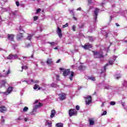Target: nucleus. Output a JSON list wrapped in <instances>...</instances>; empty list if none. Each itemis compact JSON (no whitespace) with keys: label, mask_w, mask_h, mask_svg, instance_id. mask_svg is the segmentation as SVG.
<instances>
[{"label":"nucleus","mask_w":127,"mask_h":127,"mask_svg":"<svg viewBox=\"0 0 127 127\" xmlns=\"http://www.w3.org/2000/svg\"><path fill=\"white\" fill-rule=\"evenodd\" d=\"M117 59V57L116 56H114L113 59H110L109 61H108L109 64H107L103 68V69L99 70H98V73L100 74L101 76L102 75H103L104 77H105V73L104 72L106 71V68L108 67L109 65H113L114 64V61H115V60Z\"/></svg>","instance_id":"nucleus-1"},{"label":"nucleus","mask_w":127,"mask_h":127,"mask_svg":"<svg viewBox=\"0 0 127 127\" xmlns=\"http://www.w3.org/2000/svg\"><path fill=\"white\" fill-rule=\"evenodd\" d=\"M94 54V58H103V52L102 51L99 52L92 51Z\"/></svg>","instance_id":"nucleus-2"},{"label":"nucleus","mask_w":127,"mask_h":127,"mask_svg":"<svg viewBox=\"0 0 127 127\" xmlns=\"http://www.w3.org/2000/svg\"><path fill=\"white\" fill-rule=\"evenodd\" d=\"M42 106V104L39 103V105H36L34 106L33 111L31 113V115H34L37 113V109H39L40 107Z\"/></svg>","instance_id":"nucleus-3"},{"label":"nucleus","mask_w":127,"mask_h":127,"mask_svg":"<svg viewBox=\"0 0 127 127\" xmlns=\"http://www.w3.org/2000/svg\"><path fill=\"white\" fill-rule=\"evenodd\" d=\"M100 11V9L98 8H96L94 11V22H97V17H98V13H99V12Z\"/></svg>","instance_id":"nucleus-4"},{"label":"nucleus","mask_w":127,"mask_h":127,"mask_svg":"<svg viewBox=\"0 0 127 127\" xmlns=\"http://www.w3.org/2000/svg\"><path fill=\"white\" fill-rule=\"evenodd\" d=\"M85 102L86 105H89L92 103V96H88L85 97Z\"/></svg>","instance_id":"nucleus-5"},{"label":"nucleus","mask_w":127,"mask_h":127,"mask_svg":"<svg viewBox=\"0 0 127 127\" xmlns=\"http://www.w3.org/2000/svg\"><path fill=\"white\" fill-rule=\"evenodd\" d=\"M60 70H61V71H63V76H64V77L66 76H68V74H69V73L70 72V69H64V68H60Z\"/></svg>","instance_id":"nucleus-6"},{"label":"nucleus","mask_w":127,"mask_h":127,"mask_svg":"<svg viewBox=\"0 0 127 127\" xmlns=\"http://www.w3.org/2000/svg\"><path fill=\"white\" fill-rule=\"evenodd\" d=\"M22 82L23 83V82H26L27 84H28L29 85L31 84V83H39L38 80H33V79H31L29 80H22Z\"/></svg>","instance_id":"nucleus-7"},{"label":"nucleus","mask_w":127,"mask_h":127,"mask_svg":"<svg viewBox=\"0 0 127 127\" xmlns=\"http://www.w3.org/2000/svg\"><path fill=\"white\" fill-rule=\"evenodd\" d=\"M77 115V111L75 109H70L69 112V117H72L73 116H75Z\"/></svg>","instance_id":"nucleus-8"},{"label":"nucleus","mask_w":127,"mask_h":127,"mask_svg":"<svg viewBox=\"0 0 127 127\" xmlns=\"http://www.w3.org/2000/svg\"><path fill=\"white\" fill-rule=\"evenodd\" d=\"M59 98L61 101H64V100L66 99V94L64 93L59 94Z\"/></svg>","instance_id":"nucleus-9"},{"label":"nucleus","mask_w":127,"mask_h":127,"mask_svg":"<svg viewBox=\"0 0 127 127\" xmlns=\"http://www.w3.org/2000/svg\"><path fill=\"white\" fill-rule=\"evenodd\" d=\"M18 58V57H17V55H9L7 58V59H9V60H12L13 59H17Z\"/></svg>","instance_id":"nucleus-10"},{"label":"nucleus","mask_w":127,"mask_h":127,"mask_svg":"<svg viewBox=\"0 0 127 127\" xmlns=\"http://www.w3.org/2000/svg\"><path fill=\"white\" fill-rule=\"evenodd\" d=\"M82 47L84 48V49L88 50L89 48H92L93 47V45L89 43L85 44L84 46H82Z\"/></svg>","instance_id":"nucleus-11"},{"label":"nucleus","mask_w":127,"mask_h":127,"mask_svg":"<svg viewBox=\"0 0 127 127\" xmlns=\"http://www.w3.org/2000/svg\"><path fill=\"white\" fill-rule=\"evenodd\" d=\"M13 89V88L12 87L9 86L7 88L6 92H4L3 94H4V95H9V94H10V93L12 92Z\"/></svg>","instance_id":"nucleus-12"},{"label":"nucleus","mask_w":127,"mask_h":127,"mask_svg":"<svg viewBox=\"0 0 127 127\" xmlns=\"http://www.w3.org/2000/svg\"><path fill=\"white\" fill-rule=\"evenodd\" d=\"M57 33L59 35V37L61 38L62 37V30L59 27H58V29L57 30Z\"/></svg>","instance_id":"nucleus-13"},{"label":"nucleus","mask_w":127,"mask_h":127,"mask_svg":"<svg viewBox=\"0 0 127 127\" xmlns=\"http://www.w3.org/2000/svg\"><path fill=\"white\" fill-rule=\"evenodd\" d=\"M14 37V35L13 34H8L7 35V38L8 40H10V41H13Z\"/></svg>","instance_id":"nucleus-14"},{"label":"nucleus","mask_w":127,"mask_h":127,"mask_svg":"<svg viewBox=\"0 0 127 127\" xmlns=\"http://www.w3.org/2000/svg\"><path fill=\"white\" fill-rule=\"evenodd\" d=\"M0 113H4L6 112V107L4 106H0Z\"/></svg>","instance_id":"nucleus-15"},{"label":"nucleus","mask_w":127,"mask_h":127,"mask_svg":"<svg viewBox=\"0 0 127 127\" xmlns=\"http://www.w3.org/2000/svg\"><path fill=\"white\" fill-rule=\"evenodd\" d=\"M5 84H6V80L0 81V86L1 88H2V87H4L5 86Z\"/></svg>","instance_id":"nucleus-16"},{"label":"nucleus","mask_w":127,"mask_h":127,"mask_svg":"<svg viewBox=\"0 0 127 127\" xmlns=\"http://www.w3.org/2000/svg\"><path fill=\"white\" fill-rule=\"evenodd\" d=\"M69 79L70 81H73V77H74V75H75V72L73 71H69Z\"/></svg>","instance_id":"nucleus-17"},{"label":"nucleus","mask_w":127,"mask_h":127,"mask_svg":"<svg viewBox=\"0 0 127 127\" xmlns=\"http://www.w3.org/2000/svg\"><path fill=\"white\" fill-rule=\"evenodd\" d=\"M23 38V34L22 33H19L17 35V39L18 40H20V39H22Z\"/></svg>","instance_id":"nucleus-18"},{"label":"nucleus","mask_w":127,"mask_h":127,"mask_svg":"<svg viewBox=\"0 0 127 127\" xmlns=\"http://www.w3.org/2000/svg\"><path fill=\"white\" fill-rule=\"evenodd\" d=\"M10 73V70L8 69L7 71L5 73H4L2 75L0 74V77H5L7 75H8V74Z\"/></svg>","instance_id":"nucleus-19"},{"label":"nucleus","mask_w":127,"mask_h":127,"mask_svg":"<svg viewBox=\"0 0 127 127\" xmlns=\"http://www.w3.org/2000/svg\"><path fill=\"white\" fill-rule=\"evenodd\" d=\"M46 63L48 65H51V64H52V63H53V61H52V59H49V58L47 59Z\"/></svg>","instance_id":"nucleus-20"},{"label":"nucleus","mask_w":127,"mask_h":127,"mask_svg":"<svg viewBox=\"0 0 127 127\" xmlns=\"http://www.w3.org/2000/svg\"><path fill=\"white\" fill-rule=\"evenodd\" d=\"M56 114V111H55V110H53L51 111V118L52 119L53 118H54V117H55V115Z\"/></svg>","instance_id":"nucleus-21"},{"label":"nucleus","mask_w":127,"mask_h":127,"mask_svg":"<svg viewBox=\"0 0 127 127\" xmlns=\"http://www.w3.org/2000/svg\"><path fill=\"white\" fill-rule=\"evenodd\" d=\"M89 126H94L95 125V121L93 119L89 120Z\"/></svg>","instance_id":"nucleus-22"},{"label":"nucleus","mask_w":127,"mask_h":127,"mask_svg":"<svg viewBox=\"0 0 127 127\" xmlns=\"http://www.w3.org/2000/svg\"><path fill=\"white\" fill-rule=\"evenodd\" d=\"M46 123L49 127H52V122L47 120Z\"/></svg>","instance_id":"nucleus-23"},{"label":"nucleus","mask_w":127,"mask_h":127,"mask_svg":"<svg viewBox=\"0 0 127 127\" xmlns=\"http://www.w3.org/2000/svg\"><path fill=\"white\" fill-rule=\"evenodd\" d=\"M78 69H79V70H80V71H84V70H85V69H86V67H85L83 65H80L78 67Z\"/></svg>","instance_id":"nucleus-24"},{"label":"nucleus","mask_w":127,"mask_h":127,"mask_svg":"<svg viewBox=\"0 0 127 127\" xmlns=\"http://www.w3.org/2000/svg\"><path fill=\"white\" fill-rule=\"evenodd\" d=\"M34 90H36L37 89H38V90H40L41 88L39 87V85L38 84H35L34 86Z\"/></svg>","instance_id":"nucleus-25"},{"label":"nucleus","mask_w":127,"mask_h":127,"mask_svg":"<svg viewBox=\"0 0 127 127\" xmlns=\"http://www.w3.org/2000/svg\"><path fill=\"white\" fill-rule=\"evenodd\" d=\"M56 127H63V124L62 123H58L56 125Z\"/></svg>","instance_id":"nucleus-26"},{"label":"nucleus","mask_w":127,"mask_h":127,"mask_svg":"<svg viewBox=\"0 0 127 127\" xmlns=\"http://www.w3.org/2000/svg\"><path fill=\"white\" fill-rule=\"evenodd\" d=\"M121 77V74H116L115 75V79H117V80H119V79H120Z\"/></svg>","instance_id":"nucleus-27"},{"label":"nucleus","mask_w":127,"mask_h":127,"mask_svg":"<svg viewBox=\"0 0 127 127\" xmlns=\"http://www.w3.org/2000/svg\"><path fill=\"white\" fill-rule=\"evenodd\" d=\"M27 68H28V67H27V66H26V65L22 66V70H20V71L22 72L23 71V69L26 70V69H27Z\"/></svg>","instance_id":"nucleus-28"},{"label":"nucleus","mask_w":127,"mask_h":127,"mask_svg":"<svg viewBox=\"0 0 127 127\" xmlns=\"http://www.w3.org/2000/svg\"><path fill=\"white\" fill-rule=\"evenodd\" d=\"M32 37V35H31V34H28V36H27V39L28 40H31Z\"/></svg>","instance_id":"nucleus-29"},{"label":"nucleus","mask_w":127,"mask_h":127,"mask_svg":"<svg viewBox=\"0 0 127 127\" xmlns=\"http://www.w3.org/2000/svg\"><path fill=\"white\" fill-rule=\"evenodd\" d=\"M89 80H91V81H96V78L93 76H90L88 77Z\"/></svg>","instance_id":"nucleus-30"},{"label":"nucleus","mask_w":127,"mask_h":127,"mask_svg":"<svg viewBox=\"0 0 127 127\" xmlns=\"http://www.w3.org/2000/svg\"><path fill=\"white\" fill-rule=\"evenodd\" d=\"M23 61H28L29 60V57H23Z\"/></svg>","instance_id":"nucleus-31"},{"label":"nucleus","mask_w":127,"mask_h":127,"mask_svg":"<svg viewBox=\"0 0 127 127\" xmlns=\"http://www.w3.org/2000/svg\"><path fill=\"white\" fill-rule=\"evenodd\" d=\"M93 2H94V0H88V5H90V4H92Z\"/></svg>","instance_id":"nucleus-32"},{"label":"nucleus","mask_w":127,"mask_h":127,"mask_svg":"<svg viewBox=\"0 0 127 127\" xmlns=\"http://www.w3.org/2000/svg\"><path fill=\"white\" fill-rule=\"evenodd\" d=\"M27 111H28V107H25L23 109V111L24 112H27Z\"/></svg>","instance_id":"nucleus-33"},{"label":"nucleus","mask_w":127,"mask_h":127,"mask_svg":"<svg viewBox=\"0 0 127 127\" xmlns=\"http://www.w3.org/2000/svg\"><path fill=\"white\" fill-rule=\"evenodd\" d=\"M105 88L107 90H110V89H111V86L109 85H106L105 86Z\"/></svg>","instance_id":"nucleus-34"},{"label":"nucleus","mask_w":127,"mask_h":127,"mask_svg":"<svg viewBox=\"0 0 127 127\" xmlns=\"http://www.w3.org/2000/svg\"><path fill=\"white\" fill-rule=\"evenodd\" d=\"M77 66H78V65L77 64H75L74 65H72L71 66V67L72 68V69H77Z\"/></svg>","instance_id":"nucleus-35"},{"label":"nucleus","mask_w":127,"mask_h":127,"mask_svg":"<svg viewBox=\"0 0 127 127\" xmlns=\"http://www.w3.org/2000/svg\"><path fill=\"white\" fill-rule=\"evenodd\" d=\"M52 87H54L55 88H57L58 87V85H57V84H55V83H52L51 84Z\"/></svg>","instance_id":"nucleus-36"},{"label":"nucleus","mask_w":127,"mask_h":127,"mask_svg":"<svg viewBox=\"0 0 127 127\" xmlns=\"http://www.w3.org/2000/svg\"><path fill=\"white\" fill-rule=\"evenodd\" d=\"M111 106H115V105H116V102L115 101H111L110 103Z\"/></svg>","instance_id":"nucleus-37"},{"label":"nucleus","mask_w":127,"mask_h":127,"mask_svg":"<svg viewBox=\"0 0 127 127\" xmlns=\"http://www.w3.org/2000/svg\"><path fill=\"white\" fill-rule=\"evenodd\" d=\"M49 44H51L52 46H54L55 45V42H48Z\"/></svg>","instance_id":"nucleus-38"},{"label":"nucleus","mask_w":127,"mask_h":127,"mask_svg":"<svg viewBox=\"0 0 127 127\" xmlns=\"http://www.w3.org/2000/svg\"><path fill=\"white\" fill-rule=\"evenodd\" d=\"M69 11L70 13H71V14H73L74 15V9L69 10Z\"/></svg>","instance_id":"nucleus-39"},{"label":"nucleus","mask_w":127,"mask_h":127,"mask_svg":"<svg viewBox=\"0 0 127 127\" xmlns=\"http://www.w3.org/2000/svg\"><path fill=\"white\" fill-rule=\"evenodd\" d=\"M68 23H66L65 25H63V28H65V27H68Z\"/></svg>","instance_id":"nucleus-40"},{"label":"nucleus","mask_w":127,"mask_h":127,"mask_svg":"<svg viewBox=\"0 0 127 127\" xmlns=\"http://www.w3.org/2000/svg\"><path fill=\"white\" fill-rule=\"evenodd\" d=\"M40 11H41V9L38 8V9H37L36 13H39Z\"/></svg>","instance_id":"nucleus-41"},{"label":"nucleus","mask_w":127,"mask_h":127,"mask_svg":"<svg viewBox=\"0 0 127 127\" xmlns=\"http://www.w3.org/2000/svg\"><path fill=\"white\" fill-rule=\"evenodd\" d=\"M37 19H38V16H35L34 17V21H36V20H37Z\"/></svg>","instance_id":"nucleus-42"},{"label":"nucleus","mask_w":127,"mask_h":127,"mask_svg":"<svg viewBox=\"0 0 127 127\" xmlns=\"http://www.w3.org/2000/svg\"><path fill=\"white\" fill-rule=\"evenodd\" d=\"M75 108H76V110L77 111H79V110H80V106H79V105H77V106L75 107Z\"/></svg>","instance_id":"nucleus-43"},{"label":"nucleus","mask_w":127,"mask_h":127,"mask_svg":"<svg viewBox=\"0 0 127 127\" xmlns=\"http://www.w3.org/2000/svg\"><path fill=\"white\" fill-rule=\"evenodd\" d=\"M17 30H18V31H22V28L21 26H20L17 29Z\"/></svg>","instance_id":"nucleus-44"},{"label":"nucleus","mask_w":127,"mask_h":127,"mask_svg":"<svg viewBox=\"0 0 127 127\" xmlns=\"http://www.w3.org/2000/svg\"><path fill=\"white\" fill-rule=\"evenodd\" d=\"M107 115V111H105L103 112V114H102V116H106Z\"/></svg>","instance_id":"nucleus-45"},{"label":"nucleus","mask_w":127,"mask_h":127,"mask_svg":"<svg viewBox=\"0 0 127 127\" xmlns=\"http://www.w3.org/2000/svg\"><path fill=\"white\" fill-rule=\"evenodd\" d=\"M2 11H7V8H2Z\"/></svg>","instance_id":"nucleus-46"},{"label":"nucleus","mask_w":127,"mask_h":127,"mask_svg":"<svg viewBox=\"0 0 127 127\" xmlns=\"http://www.w3.org/2000/svg\"><path fill=\"white\" fill-rule=\"evenodd\" d=\"M89 39L90 41H93V37H89Z\"/></svg>","instance_id":"nucleus-47"},{"label":"nucleus","mask_w":127,"mask_h":127,"mask_svg":"<svg viewBox=\"0 0 127 127\" xmlns=\"http://www.w3.org/2000/svg\"><path fill=\"white\" fill-rule=\"evenodd\" d=\"M72 28L73 31H75V29H76V27L75 26H73Z\"/></svg>","instance_id":"nucleus-48"},{"label":"nucleus","mask_w":127,"mask_h":127,"mask_svg":"<svg viewBox=\"0 0 127 127\" xmlns=\"http://www.w3.org/2000/svg\"><path fill=\"white\" fill-rule=\"evenodd\" d=\"M16 4L17 6H19V2L16 1Z\"/></svg>","instance_id":"nucleus-49"},{"label":"nucleus","mask_w":127,"mask_h":127,"mask_svg":"<svg viewBox=\"0 0 127 127\" xmlns=\"http://www.w3.org/2000/svg\"><path fill=\"white\" fill-rule=\"evenodd\" d=\"M61 59H59L57 62L56 63H60V62H61Z\"/></svg>","instance_id":"nucleus-50"},{"label":"nucleus","mask_w":127,"mask_h":127,"mask_svg":"<svg viewBox=\"0 0 127 127\" xmlns=\"http://www.w3.org/2000/svg\"><path fill=\"white\" fill-rule=\"evenodd\" d=\"M76 10H79V11H80V10H82V8L81 7H79L76 9Z\"/></svg>","instance_id":"nucleus-51"},{"label":"nucleus","mask_w":127,"mask_h":127,"mask_svg":"<svg viewBox=\"0 0 127 127\" xmlns=\"http://www.w3.org/2000/svg\"><path fill=\"white\" fill-rule=\"evenodd\" d=\"M24 121H25V122H27V121H28V119L27 118H24Z\"/></svg>","instance_id":"nucleus-52"},{"label":"nucleus","mask_w":127,"mask_h":127,"mask_svg":"<svg viewBox=\"0 0 127 127\" xmlns=\"http://www.w3.org/2000/svg\"><path fill=\"white\" fill-rule=\"evenodd\" d=\"M1 118H2V119L1 122H2V123H3L4 122V119H3V116H1Z\"/></svg>","instance_id":"nucleus-53"},{"label":"nucleus","mask_w":127,"mask_h":127,"mask_svg":"<svg viewBox=\"0 0 127 127\" xmlns=\"http://www.w3.org/2000/svg\"><path fill=\"white\" fill-rule=\"evenodd\" d=\"M73 19L74 20H77V18H76L75 16H73Z\"/></svg>","instance_id":"nucleus-54"},{"label":"nucleus","mask_w":127,"mask_h":127,"mask_svg":"<svg viewBox=\"0 0 127 127\" xmlns=\"http://www.w3.org/2000/svg\"><path fill=\"white\" fill-rule=\"evenodd\" d=\"M38 103V100H36L34 102V104H37Z\"/></svg>","instance_id":"nucleus-55"},{"label":"nucleus","mask_w":127,"mask_h":127,"mask_svg":"<svg viewBox=\"0 0 127 127\" xmlns=\"http://www.w3.org/2000/svg\"><path fill=\"white\" fill-rule=\"evenodd\" d=\"M30 46V44H28L26 45V47H29Z\"/></svg>","instance_id":"nucleus-56"},{"label":"nucleus","mask_w":127,"mask_h":127,"mask_svg":"<svg viewBox=\"0 0 127 127\" xmlns=\"http://www.w3.org/2000/svg\"><path fill=\"white\" fill-rule=\"evenodd\" d=\"M122 106H123V107H125V104L124 102H122Z\"/></svg>","instance_id":"nucleus-57"},{"label":"nucleus","mask_w":127,"mask_h":127,"mask_svg":"<svg viewBox=\"0 0 127 127\" xmlns=\"http://www.w3.org/2000/svg\"><path fill=\"white\" fill-rule=\"evenodd\" d=\"M11 14H13V15H15V13H14V12H11Z\"/></svg>","instance_id":"nucleus-58"},{"label":"nucleus","mask_w":127,"mask_h":127,"mask_svg":"<svg viewBox=\"0 0 127 127\" xmlns=\"http://www.w3.org/2000/svg\"><path fill=\"white\" fill-rule=\"evenodd\" d=\"M59 79V75H57V80Z\"/></svg>","instance_id":"nucleus-59"},{"label":"nucleus","mask_w":127,"mask_h":127,"mask_svg":"<svg viewBox=\"0 0 127 127\" xmlns=\"http://www.w3.org/2000/svg\"><path fill=\"white\" fill-rule=\"evenodd\" d=\"M116 25L117 26H120V25H119V23H116Z\"/></svg>","instance_id":"nucleus-60"},{"label":"nucleus","mask_w":127,"mask_h":127,"mask_svg":"<svg viewBox=\"0 0 127 127\" xmlns=\"http://www.w3.org/2000/svg\"><path fill=\"white\" fill-rule=\"evenodd\" d=\"M17 84H21V81H18V82H17Z\"/></svg>","instance_id":"nucleus-61"},{"label":"nucleus","mask_w":127,"mask_h":127,"mask_svg":"<svg viewBox=\"0 0 127 127\" xmlns=\"http://www.w3.org/2000/svg\"><path fill=\"white\" fill-rule=\"evenodd\" d=\"M54 49L58 50V47H55V48H54Z\"/></svg>","instance_id":"nucleus-62"},{"label":"nucleus","mask_w":127,"mask_h":127,"mask_svg":"<svg viewBox=\"0 0 127 127\" xmlns=\"http://www.w3.org/2000/svg\"><path fill=\"white\" fill-rule=\"evenodd\" d=\"M104 103H102V105H101V107H104Z\"/></svg>","instance_id":"nucleus-63"},{"label":"nucleus","mask_w":127,"mask_h":127,"mask_svg":"<svg viewBox=\"0 0 127 127\" xmlns=\"http://www.w3.org/2000/svg\"><path fill=\"white\" fill-rule=\"evenodd\" d=\"M108 37V33H106V37Z\"/></svg>","instance_id":"nucleus-64"}]
</instances>
